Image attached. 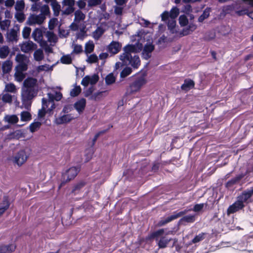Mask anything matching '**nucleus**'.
Instances as JSON below:
<instances>
[{
  "instance_id": "nucleus-1",
  "label": "nucleus",
  "mask_w": 253,
  "mask_h": 253,
  "mask_svg": "<svg viewBox=\"0 0 253 253\" xmlns=\"http://www.w3.org/2000/svg\"><path fill=\"white\" fill-rule=\"evenodd\" d=\"M142 44L137 42L134 44H128L123 47V53L120 55V60L122 63L117 62L115 69H119L123 66L130 65L134 69H138L140 65V60L137 55H132V53L139 52L142 49Z\"/></svg>"
},
{
  "instance_id": "nucleus-2",
  "label": "nucleus",
  "mask_w": 253,
  "mask_h": 253,
  "mask_svg": "<svg viewBox=\"0 0 253 253\" xmlns=\"http://www.w3.org/2000/svg\"><path fill=\"white\" fill-rule=\"evenodd\" d=\"M38 86L37 80L33 78H28L24 80L21 89V99L24 107L30 108L33 99L37 95Z\"/></svg>"
},
{
  "instance_id": "nucleus-3",
  "label": "nucleus",
  "mask_w": 253,
  "mask_h": 253,
  "mask_svg": "<svg viewBox=\"0 0 253 253\" xmlns=\"http://www.w3.org/2000/svg\"><path fill=\"white\" fill-rule=\"evenodd\" d=\"M48 99L43 98L42 99V108L39 110L38 117L43 118L46 113L51 114L52 111L55 108L54 101H59L62 98V94L55 89L51 90L47 94Z\"/></svg>"
},
{
  "instance_id": "nucleus-4",
  "label": "nucleus",
  "mask_w": 253,
  "mask_h": 253,
  "mask_svg": "<svg viewBox=\"0 0 253 253\" xmlns=\"http://www.w3.org/2000/svg\"><path fill=\"white\" fill-rule=\"evenodd\" d=\"M188 210H185L179 212H177V211H174L173 212V214L170 215V216H169L165 218L160 220L158 223V225L159 226H164L167 224V223L185 214L188 212Z\"/></svg>"
},
{
  "instance_id": "nucleus-5",
  "label": "nucleus",
  "mask_w": 253,
  "mask_h": 253,
  "mask_svg": "<svg viewBox=\"0 0 253 253\" xmlns=\"http://www.w3.org/2000/svg\"><path fill=\"white\" fill-rule=\"evenodd\" d=\"M29 157V154L25 150H20L13 157V162L18 166L24 164Z\"/></svg>"
},
{
  "instance_id": "nucleus-6",
  "label": "nucleus",
  "mask_w": 253,
  "mask_h": 253,
  "mask_svg": "<svg viewBox=\"0 0 253 253\" xmlns=\"http://www.w3.org/2000/svg\"><path fill=\"white\" fill-rule=\"evenodd\" d=\"M146 81L144 76L137 77L129 85L130 93H133L139 90L141 86L145 84Z\"/></svg>"
},
{
  "instance_id": "nucleus-7",
  "label": "nucleus",
  "mask_w": 253,
  "mask_h": 253,
  "mask_svg": "<svg viewBox=\"0 0 253 253\" xmlns=\"http://www.w3.org/2000/svg\"><path fill=\"white\" fill-rule=\"evenodd\" d=\"M80 171V167H72L64 172V183L74 179Z\"/></svg>"
},
{
  "instance_id": "nucleus-8",
  "label": "nucleus",
  "mask_w": 253,
  "mask_h": 253,
  "mask_svg": "<svg viewBox=\"0 0 253 253\" xmlns=\"http://www.w3.org/2000/svg\"><path fill=\"white\" fill-rule=\"evenodd\" d=\"M45 18L46 17H44L40 14H31L28 18L27 23L29 25L35 24L41 25L43 23Z\"/></svg>"
},
{
  "instance_id": "nucleus-9",
  "label": "nucleus",
  "mask_w": 253,
  "mask_h": 253,
  "mask_svg": "<svg viewBox=\"0 0 253 253\" xmlns=\"http://www.w3.org/2000/svg\"><path fill=\"white\" fill-rule=\"evenodd\" d=\"M179 13V9L177 7L172 8L170 12L166 11L164 12L161 15L162 20L164 21H165L169 18L170 19H174L176 18Z\"/></svg>"
},
{
  "instance_id": "nucleus-10",
  "label": "nucleus",
  "mask_w": 253,
  "mask_h": 253,
  "mask_svg": "<svg viewBox=\"0 0 253 253\" xmlns=\"http://www.w3.org/2000/svg\"><path fill=\"white\" fill-rule=\"evenodd\" d=\"M155 49V46L152 43H146L142 52V57L146 60L149 59L152 55V52Z\"/></svg>"
},
{
  "instance_id": "nucleus-11",
  "label": "nucleus",
  "mask_w": 253,
  "mask_h": 253,
  "mask_svg": "<svg viewBox=\"0 0 253 253\" xmlns=\"http://www.w3.org/2000/svg\"><path fill=\"white\" fill-rule=\"evenodd\" d=\"M99 79V76L97 74H94L91 76L86 75L82 79L81 84L84 86H87L89 84L93 85L97 83Z\"/></svg>"
},
{
  "instance_id": "nucleus-12",
  "label": "nucleus",
  "mask_w": 253,
  "mask_h": 253,
  "mask_svg": "<svg viewBox=\"0 0 253 253\" xmlns=\"http://www.w3.org/2000/svg\"><path fill=\"white\" fill-rule=\"evenodd\" d=\"M252 197V195L249 192V189H248L243 191L238 197L237 200L242 204H248L252 202L251 198Z\"/></svg>"
},
{
  "instance_id": "nucleus-13",
  "label": "nucleus",
  "mask_w": 253,
  "mask_h": 253,
  "mask_svg": "<svg viewBox=\"0 0 253 253\" xmlns=\"http://www.w3.org/2000/svg\"><path fill=\"white\" fill-rule=\"evenodd\" d=\"M37 47V45L30 41L23 42L20 45L21 50L24 53H28Z\"/></svg>"
},
{
  "instance_id": "nucleus-14",
  "label": "nucleus",
  "mask_w": 253,
  "mask_h": 253,
  "mask_svg": "<svg viewBox=\"0 0 253 253\" xmlns=\"http://www.w3.org/2000/svg\"><path fill=\"white\" fill-rule=\"evenodd\" d=\"M245 207L244 204H242L238 200L232 205H230L227 209V213H234L237 211L242 210Z\"/></svg>"
},
{
  "instance_id": "nucleus-15",
  "label": "nucleus",
  "mask_w": 253,
  "mask_h": 253,
  "mask_svg": "<svg viewBox=\"0 0 253 253\" xmlns=\"http://www.w3.org/2000/svg\"><path fill=\"white\" fill-rule=\"evenodd\" d=\"M86 101L84 98L78 100L74 104V108L77 110L79 114L83 113L86 106Z\"/></svg>"
},
{
  "instance_id": "nucleus-16",
  "label": "nucleus",
  "mask_w": 253,
  "mask_h": 253,
  "mask_svg": "<svg viewBox=\"0 0 253 253\" xmlns=\"http://www.w3.org/2000/svg\"><path fill=\"white\" fill-rule=\"evenodd\" d=\"M121 48V44L117 42H112L108 46V51L113 54L118 53Z\"/></svg>"
},
{
  "instance_id": "nucleus-17",
  "label": "nucleus",
  "mask_w": 253,
  "mask_h": 253,
  "mask_svg": "<svg viewBox=\"0 0 253 253\" xmlns=\"http://www.w3.org/2000/svg\"><path fill=\"white\" fill-rule=\"evenodd\" d=\"M16 246L14 244H0V253H11L14 252Z\"/></svg>"
},
{
  "instance_id": "nucleus-18",
  "label": "nucleus",
  "mask_w": 253,
  "mask_h": 253,
  "mask_svg": "<svg viewBox=\"0 0 253 253\" xmlns=\"http://www.w3.org/2000/svg\"><path fill=\"white\" fill-rule=\"evenodd\" d=\"M74 4V0H64V14H68L73 12Z\"/></svg>"
},
{
  "instance_id": "nucleus-19",
  "label": "nucleus",
  "mask_w": 253,
  "mask_h": 253,
  "mask_svg": "<svg viewBox=\"0 0 253 253\" xmlns=\"http://www.w3.org/2000/svg\"><path fill=\"white\" fill-rule=\"evenodd\" d=\"M44 35V33H32V37L35 41L40 43L41 46L45 45L46 43V41L43 40Z\"/></svg>"
},
{
  "instance_id": "nucleus-20",
  "label": "nucleus",
  "mask_w": 253,
  "mask_h": 253,
  "mask_svg": "<svg viewBox=\"0 0 253 253\" xmlns=\"http://www.w3.org/2000/svg\"><path fill=\"white\" fill-rule=\"evenodd\" d=\"M3 120L10 125H13L18 123L19 118L16 115H6Z\"/></svg>"
},
{
  "instance_id": "nucleus-21",
  "label": "nucleus",
  "mask_w": 253,
  "mask_h": 253,
  "mask_svg": "<svg viewBox=\"0 0 253 253\" xmlns=\"http://www.w3.org/2000/svg\"><path fill=\"white\" fill-rule=\"evenodd\" d=\"M245 174L242 173L228 181L225 184L226 187L229 188L232 187L234 185L239 182L245 176Z\"/></svg>"
},
{
  "instance_id": "nucleus-22",
  "label": "nucleus",
  "mask_w": 253,
  "mask_h": 253,
  "mask_svg": "<svg viewBox=\"0 0 253 253\" xmlns=\"http://www.w3.org/2000/svg\"><path fill=\"white\" fill-rule=\"evenodd\" d=\"M194 82L191 79H186L184 80V83L181 85V88L183 90L187 91L194 88Z\"/></svg>"
},
{
  "instance_id": "nucleus-23",
  "label": "nucleus",
  "mask_w": 253,
  "mask_h": 253,
  "mask_svg": "<svg viewBox=\"0 0 253 253\" xmlns=\"http://www.w3.org/2000/svg\"><path fill=\"white\" fill-rule=\"evenodd\" d=\"M170 241L171 239L168 238L167 237L165 236L161 237L160 239L158 240V241H157V244L159 247V248H166Z\"/></svg>"
},
{
  "instance_id": "nucleus-24",
  "label": "nucleus",
  "mask_w": 253,
  "mask_h": 253,
  "mask_svg": "<svg viewBox=\"0 0 253 253\" xmlns=\"http://www.w3.org/2000/svg\"><path fill=\"white\" fill-rule=\"evenodd\" d=\"M165 230L164 229H160L156 230L149 235V238L150 239H155L156 241H158L160 237L163 236Z\"/></svg>"
},
{
  "instance_id": "nucleus-25",
  "label": "nucleus",
  "mask_w": 253,
  "mask_h": 253,
  "mask_svg": "<svg viewBox=\"0 0 253 253\" xmlns=\"http://www.w3.org/2000/svg\"><path fill=\"white\" fill-rule=\"evenodd\" d=\"M12 62L10 60H7L4 61L2 65V70L4 74L9 73L11 69Z\"/></svg>"
},
{
  "instance_id": "nucleus-26",
  "label": "nucleus",
  "mask_w": 253,
  "mask_h": 253,
  "mask_svg": "<svg viewBox=\"0 0 253 253\" xmlns=\"http://www.w3.org/2000/svg\"><path fill=\"white\" fill-rule=\"evenodd\" d=\"M195 216L194 215H186L182 217L178 222V223L182 224L183 222L187 223H193L195 221Z\"/></svg>"
},
{
  "instance_id": "nucleus-27",
  "label": "nucleus",
  "mask_w": 253,
  "mask_h": 253,
  "mask_svg": "<svg viewBox=\"0 0 253 253\" xmlns=\"http://www.w3.org/2000/svg\"><path fill=\"white\" fill-rule=\"evenodd\" d=\"M15 98V95H12L8 93H6L2 94L1 99L4 103H11L12 100Z\"/></svg>"
},
{
  "instance_id": "nucleus-28",
  "label": "nucleus",
  "mask_w": 253,
  "mask_h": 253,
  "mask_svg": "<svg viewBox=\"0 0 253 253\" xmlns=\"http://www.w3.org/2000/svg\"><path fill=\"white\" fill-rule=\"evenodd\" d=\"M9 48L7 46L4 45L0 47V58L1 59L5 58L9 53Z\"/></svg>"
},
{
  "instance_id": "nucleus-29",
  "label": "nucleus",
  "mask_w": 253,
  "mask_h": 253,
  "mask_svg": "<svg viewBox=\"0 0 253 253\" xmlns=\"http://www.w3.org/2000/svg\"><path fill=\"white\" fill-rule=\"evenodd\" d=\"M172 40H170L169 38H168V37H165L164 35H163L158 39L157 42V44L159 45L160 47H162L165 46V43L170 42Z\"/></svg>"
},
{
  "instance_id": "nucleus-30",
  "label": "nucleus",
  "mask_w": 253,
  "mask_h": 253,
  "mask_svg": "<svg viewBox=\"0 0 253 253\" xmlns=\"http://www.w3.org/2000/svg\"><path fill=\"white\" fill-rule=\"evenodd\" d=\"M34 57L37 61H41L43 58V53L42 49H37L34 53Z\"/></svg>"
},
{
  "instance_id": "nucleus-31",
  "label": "nucleus",
  "mask_w": 253,
  "mask_h": 253,
  "mask_svg": "<svg viewBox=\"0 0 253 253\" xmlns=\"http://www.w3.org/2000/svg\"><path fill=\"white\" fill-rule=\"evenodd\" d=\"M25 7V2L23 0H18L15 5V10L16 11H23Z\"/></svg>"
},
{
  "instance_id": "nucleus-32",
  "label": "nucleus",
  "mask_w": 253,
  "mask_h": 253,
  "mask_svg": "<svg viewBox=\"0 0 253 253\" xmlns=\"http://www.w3.org/2000/svg\"><path fill=\"white\" fill-rule=\"evenodd\" d=\"M94 49V44L92 41H88L85 45V52L86 54L91 53Z\"/></svg>"
},
{
  "instance_id": "nucleus-33",
  "label": "nucleus",
  "mask_w": 253,
  "mask_h": 253,
  "mask_svg": "<svg viewBox=\"0 0 253 253\" xmlns=\"http://www.w3.org/2000/svg\"><path fill=\"white\" fill-rule=\"evenodd\" d=\"M41 15H42L44 17L50 14V10L49 6L44 4L40 8Z\"/></svg>"
},
{
  "instance_id": "nucleus-34",
  "label": "nucleus",
  "mask_w": 253,
  "mask_h": 253,
  "mask_svg": "<svg viewBox=\"0 0 253 253\" xmlns=\"http://www.w3.org/2000/svg\"><path fill=\"white\" fill-rule=\"evenodd\" d=\"M45 36L47 39V41L50 42L55 43L56 42L57 38L54 34V33H44Z\"/></svg>"
},
{
  "instance_id": "nucleus-35",
  "label": "nucleus",
  "mask_w": 253,
  "mask_h": 253,
  "mask_svg": "<svg viewBox=\"0 0 253 253\" xmlns=\"http://www.w3.org/2000/svg\"><path fill=\"white\" fill-rule=\"evenodd\" d=\"M21 121L23 122H27L32 119L30 113L27 111H22L20 114Z\"/></svg>"
},
{
  "instance_id": "nucleus-36",
  "label": "nucleus",
  "mask_w": 253,
  "mask_h": 253,
  "mask_svg": "<svg viewBox=\"0 0 253 253\" xmlns=\"http://www.w3.org/2000/svg\"><path fill=\"white\" fill-rule=\"evenodd\" d=\"M18 33H6V38L9 42H15L18 41Z\"/></svg>"
},
{
  "instance_id": "nucleus-37",
  "label": "nucleus",
  "mask_w": 253,
  "mask_h": 253,
  "mask_svg": "<svg viewBox=\"0 0 253 253\" xmlns=\"http://www.w3.org/2000/svg\"><path fill=\"white\" fill-rule=\"evenodd\" d=\"M41 123L40 122H34L30 124L29 129L31 132H34L39 129L41 126Z\"/></svg>"
},
{
  "instance_id": "nucleus-38",
  "label": "nucleus",
  "mask_w": 253,
  "mask_h": 253,
  "mask_svg": "<svg viewBox=\"0 0 253 253\" xmlns=\"http://www.w3.org/2000/svg\"><path fill=\"white\" fill-rule=\"evenodd\" d=\"M116 81V78L113 73H110L106 76L105 78V83L107 85H110L114 83Z\"/></svg>"
},
{
  "instance_id": "nucleus-39",
  "label": "nucleus",
  "mask_w": 253,
  "mask_h": 253,
  "mask_svg": "<svg viewBox=\"0 0 253 253\" xmlns=\"http://www.w3.org/2000/svg\"><path fill=\"white\" fill-rule=\"evenodd\" d=\"M132 71V69L130 67L126 66L121 72L120 77L121 78H125L129 75Z\"/></svg>"
},
{
  "instance_id": "nucleus-40",
  "label": "nucleus",
  "mask_w": 253,
  "mask_h": 253,
  "mask_svg": "<svg viewBox=\"0 0 253 253\" xmlns=\"http://www.w3.org/2000/svg\"><path fill=\"white\" fill-rule=\"evenodd\" d=\"M14 16L17 20L19 22H22L25 19V15L23 11H16Z\"/></svg>"
},
{
  "instance_id": "nucleus-41",
  "label": "nucleus",
  "mask_w": 253,
  "mask_h": 253,
  "mask_svg": "<svg viewBox=\"0 0 253 253\" xmlns=\"http://www.w3.org/2000/svg\"><path fill=\"white\" fill-rule=\"evenodd\" d=\"M4 91L7 92L15 93L16 91V86L13 84H7L5 86Z\"/></svg>"
},
{
  "instance_id": "nucleus-42",
  "label": "nucleus",
  "mask_w": 253,
  "mask_h": 253,
  "mask_svg": "<svg viewBox=\"0 0 253 253\" xmlns=\"http://www.w3.org/2000/svg\"><path fill=\"white\" fill-rule=\"evenodd\" d=\"M86 184V182L84 181H81L74 185L72 190V193H75L77 191H79L83 188Z\"/></svg>"
},
{
  "instance_id": "nucleus-43",
  "label": "nucleus",
  "mask_w": 253,
  "mask_h": 253,
  "mask_svg": "<svg viewBox=\"0 0 253 253\" xmlns=\"http://www.w3.org/2000/svg\"><path fill=\"white\" fill-rule=\"evenodd\" d=\"M85 18L84 14L81 11L77 10L75 13V21L80 22L83 20Z\"/></svg>"
},
{
  "instance_id": "nucleus-44",
  "label": "nucleus",
  "mask_w": 253,
  "mask_h": 253,
  "mask_svg": "<svg viewBox=\"0 0 253 253\" xmlns=\"http://www.w3.org/2000/svg\"><path fill=\"white\" fill-rule=\"evenodd\" d=\"M206 235V233H201L199 234L192 239V242L195 244L203 240L205 238Z\"/></svg>"
},
{
  "instance_id": "nucleus-45",
  "label": "nucleus",
  "mask_w": 253,
  "mask_h": 253,
  "mask_svg": "<svg viewBox=\"0 0 253 253\" xmlns=\"http://www.w3.org/2000/svg\"><path fill=\"white\" fill-rule=\"evenodd\" d=\"M82 89L80 85L76 86L70 91V95L72 97L77 96L81 92Z\"/></svg>"
},
{
  "instance_id": "nucleus-46",
  "label": "nucleus",
  "mask_w": 253,
  "mask_h": 253,
  "mask_svg": "<svg viewBox=\"0 0 253 253\" xmlns=\"http://www.w3.org/2000/svg\"><path fill=\"white\" fill-rule=\"evenodd\" d=\"M104 91H99L93 94L91 96H90L89 99L90 100L97 101L101 99V98L103 96V93Z\"/></svg>"
},
{
  "instance_id": "nucleus-47",
  "label": "nucleus",
  "mask_w": 253,
  "mask_h": 253,
  "mask_svg": "<svg viewBox=\"0 0 253 253\" xmlns=\"http://www.w3.org/2000/svg\"><path fill=\"white\" fill-rule=\"evenodd\" d=\"M15 60L18 63H26V56L24 54H17L15 57Z\"/></svg>"
},
{
  "instance_id": "nucleus-48",
  "label": "nucleus",
  "mask_w": 253,
  "mask_h": 253,
  "mask_svg": "<svg viewBox=\"0 0 253 253\" xmlns=\"http://www.w3.org/2000/svg\"><path fill=\"white\" fill-rule=\"evenodd\" d=\"M15 79L18 82H22L25 77L23 72L16 71L14 74Z\"/></svg>"
},
{
  "instance_id": "nucleus-49",
  "label": "nucleus",
  "mask_w": 253,
  "mask_h": 253,
  "mask_svg": "<svg viewBox=\"0 0 253 253\" xmlns=\"http://www.w3.org/2000/svg\"><path fill=\"white\" fill-rule=\"evenodd\" d=\"M10 205L8 197L7 196H4L2 202L0 204V207L5 208L7 210Z\"/></svg>"
},
{
  "instance_id": "nucleus-50",
  "label": "nucleus",
  "mask_w": 253,
  "mask_h": 253,
  "mask_svg": "<svg viewBox=\"0 0 253 253\" xmlns=\"http://www.w3.org/2000/svg\"><path fill=\"white\" fill-rule=\"evenodd\" d=\"M27 70V65L26 63H19L15 67L16 71L23 72Z\"/></svg>"
},
{
  "instance_id": "nucleus-51",
  "label": "nucleus",
  "mask_w": 253,
  "mask_h": 253,
  "mask_svg": "<svg viewBox=\"0 0 253 253\" xmlns=\"http://www.w3.org/2000/svg\"><path fill=\"white\" fill-rule=\"evenodd\" d=\"M178 20L179 24L182 27L185 26L188 23V20L187 17L184 15H180L179 17Z\"/></svg>"
},
{
  "instance_id": "nucleus-52",
  "label": "nucleus",
  "mask_w": 253,
  "mask_h": 253,
  "mask_svg": "<svg viewBox=\"0 0 253 253\" xmlns=\"http://www.w3.org/2000/svg\"><path fill=\"white\" fill-rule=\"evenodd\" d=\"M98 61V57L95 54H91L88 56L87 58V59L86 60V61L90 64L92 63H95L97 62Z\"/></svg>"
},
{
  "instance_id": "nucleus-53",
  "label": "nucleus",
  "mask_w": 253,
  "mask_h": 253,
  "mask_svg": "<svg viewBox=\"0 0 253 253\" xmlns=\"http://www.w3.org/2000/svg\"><path fill=\"white\" fill-rule=\"evenodd\" d=\"M215 37V33H205L204 40L206 41H210Z\"/></svg>"
},
{
  "instance_id": "nucleus-54",
  "label": "nucleus",
  "mask_w": 253,
  "mask_h": 253,
  "mask_svg": "<svg viewBox=\"0 0 253 253\" xmlns=\"http://www.w3.org/2000/svg\"><path fill=\"white\" fill-rule=\"evenodd\" d=\"M10 21L8 20L1 21V23H0L1 29L3 31L8 30V28L10 26Z\"/></svg>"
},
{
  "instance_id": "nucleus-55",
  "label": "nucleus",
  "mask_w": 253,
  "mask_h": 253,
  "mask_svg": "<svg viewBox=\"0 0 253 253\" xmlns=\"http://www.w3.org/2000/svg\"><path fill=\"white\" fill-rule=\"evenodd\" d=\"M51 5L54 11L55 15H58L60 10V6L58 4L56 1L52 2Z\"/></svg>"
},
{
  "instance_id": "nucleus-56",
  "label": "nucleus",
  "mask_w": 253,
  "mask_h": 253,
  "mask_svg": "<svg viewBox=\"0 0 253 253\" xmlns=\"http://www.w3.org/2000/svg\"><path fill=\"white\" fill-rule=\"evenodd\" d=\"M63 112V109L61 111L59 117H56V116H55L56 118H55V119L54 121V123L57 125H61V124H63V115H62V113Z\"/></svg>"
},
{
  "instance_id": "nucleus-57",
  "label": "nucleus",
  "mask_w": 253,
  "mask_h": 253,
  "mask_svg": "<svg viewBox=\"0 0 253 253\" xmlns=\"http://www.w3.org/2000/svg\"><path fill=\"white\" fill-rule=\"evenodd\" d=\"M57 25V19L53 18L51 19L48 24V27L50 30L54 29L55 26Z\"/></svg>"
},
{
  "instance_id": "nucleus-58",
  "label": "nucleus",
  "mask_w": 253,
  "mask_h": 253,
  "mask_svg": "<svg viewBox=\"0 0 253 253\" xmlns=\"http://www.w3.org/2000/svg\"><path fill=\"white\" fill-rule=\"evenodd\" d=\"M204 204H197L193 207V211L195 212H199L201 211L204 208Z\"/></svg>"
},
{
  "instance_id": "nucleus-59",
  "label": "nucleus",
  "mask_w": 253,
  "mask_h": 253,
  "mask_svg": "<svg viewBox=\"0 0 253 253\" xmlns=\"http://www.w3.org/2000/svg\"><path fill=\"white\" fill-rule=\"evenodd\" d=\"M102 0H89L88 1V5L89 6H94L100 4Z\"/></svg>"
},
{
  "instance_id": "nucleus-60",
  "label": "nucleus",
  "mask_w": 253,
  "mask_h": 253,
  "mask_svg": "<svg viewBox=\"0 0 253 253\" xmlns=\"http://www.w3.org/2000/svg\"><path fill=\"white\" fill-rule=\"evenodd\" d=\"M176 26V22L174 19L169 20L168 26L169 30H172Z\"/></svg>"
},
{
  "instance_id": "nucleus-61",
  "label": "nucleus",
  "mask_w": 253,
  "mask_h": 253,
  "mask_svg": "<svg viewBox=\"0 0 253 253\" xmlns=\"http://www.w3.org/2000/svg\"><path fill=\"white\" fill-rule=\"evenodd\" d=\"M94 89L93 87H90L86 90L84 91V96L86 97L91 96L92 95V93L93 92Z\"/></svg>"
},
{
  "instance_id": "nucleus-62",
  "label": "nucleus",
  "mask_w": 253,
  "mask_h": 253,
  "mask_svg": "<svg viewBox=\"0 0 253 253\" xmlns=\"http://www.w3.org/2000/svg\"><path fill=\"white\" fill-rule=\"evenodd\" d=\"M106 132V130H101L98 132L94 136V138L92 139V145H94L95 143L96 142L98 138L100 136V135L103 134Z\"/></svg>"
},
{
  "instance_id": "nucleus-63",
  "label": "nucleus",
  "mask_w": 253,
  "mask_h": 253,
  "mask_svg": "<svg viewBox=\"0 0 253 253\" xmlns=\"http://www.w3.org/2000/svg\"><path fill=\"white\" fill-rule=\"evenodd\" d=\"M83 51V48L81 45L75 44L74 47L73 52L75 53H80Z\"/></svg>"
},
{
  "instance_id": "nucleus-64",
  "label": "nucleus",
  "mask_w": 253,
  "mask_h": 253,
  "mask_svg": "<svg viewBox=\"0 0 253 253\" xmlns=\"http://www.w3.org/2000/svg\"><path fill=\"white\" fill-rule=\"evenodd\" d=\"M76 118V117L72 116L71 114H64V123L69 122L70 121Z\"/></svg>"
}]
</instances>
